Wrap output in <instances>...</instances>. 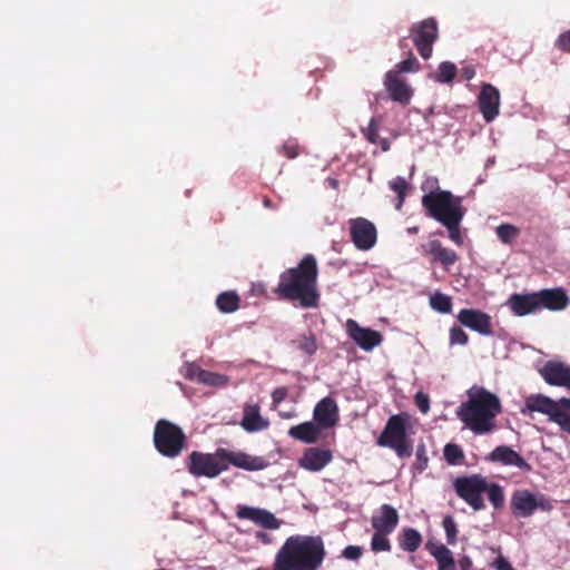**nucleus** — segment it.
I'll list each match as a JSON object with an SVG mask.
<instances>
[{
	"mask_svg": "<svg viewBox=\"0 0 570 570\" xmlns=\"http://www.w3.org/2000/svg\"><path fill=\"white\" fill-rule=\"evenodd\" d=\"M425 549L435 559L438 570H456V563L451 550L442 543L428 541Z\"/></svg>",
	"mask_w": 570,
	"mask_h": 570,
	"instance_id": "26",
	"label": "nucleus"
},
{
	"mask_svg": "<svg viewBox=\"0 0 570 570\" xmlns=\"http://www.w3.org/2000/svg\"><path fill=\"white\" fill-rule=\"evenodd\" d=\"M204 371L205 370L200 368L199 366L189 365L188 368H187V372H186V379L199 383V376L198 375H199L200 372H204Z\"/></svg>",
	"mask_w": 570,
	"mask_h": 570,
	"instance_id": "53",
	"label": "nucleus"
},
{
	"mask_svg": "<svg viewBox=\"0 0 570 570\" xmlns=\"http://www.w3.org/2000/svg\"><path fill=\"white\" fill-rule=\"evenodd\" d=\"M487 479L481 474L459 476L453 482V488L459 498L465 501L473 510L485 508L482 494L485 492Z\"/></svg>",
	"mask_w": 570,
	"mask_h": 570,
	"instance_id": "9",
	"label": "nucleus"
},
{
	"mask_svg": "<svg viewBox=\"0 0 570 570\" xmlns=\"http://www.w3.org/2000/svg\"><path fill=\"white\" fill-rule=\"evenodd\" d=\"M371 523L376 531L392 533L399 523V513L392 505L383 504L380 513L372 517Z\"/></svg>",
	"mask_w": 570,
	"mask_h": 570,
	"instance_id": "24",
	"label": "nucleus"
},
{
	"mask_svg": "<svg viewBox=\"0 0 570 570\" xmlns=\"http://www.w3.org/2000/svg\"><path fill=\"white\" fill-rule=\"evenodd\" d=\"M326 556L321 535L294 534L277 550L272 570H320Z\"/></svg>",
	"mask_w": 570,
	"mask_h": 570,
	"instance_id": "2",
	"label": "nucleus"
},
{
	"mask_svg": "<svg viewBox=\"0 0 570 570\" xmlns=\"http://www.w3.org/2000/svg\"><path fill=\"white\" fill-rule=\"evenodd\" d=\"M458 321L481 335L489 336L493 332L491 316L480 309L463 308L458 314Z\"/></svg>",
	"mask_w": 570,
	"mask_h": 570,
	"instance_id": "13",
	"label": "nucleus"
},
{
	"mask_svg": "<svg viewBox=\"0 0 570 570\" xmlns=\"http://www.w3.org/2000/svg\"><path fill=\"white\" fill-rule=\"evenodd\" d=\"M333 459L332 451L322 448H307L298 459V465L311 472L324 469Z\"/></svg>",
	"mask_w": 570,
	"mask_h": 570,
	"instance_id": "19",
	"label": "nucleus"
},
{
	"mask_svg": "<svg viewBox=\"0 0 570 570\" xmlns=\"http://www.w3.org/2000/svg\"><path fill=\"white\" fill-rule=\"evenodd\" d=\"M415 404L422 413H428L430 410V399L426 394L417 392L415 394Z\"/></svg>",
	"mask_w": 570,
	"mask_h": 570,
	"instance_id": "52",
	"label": "nucleus"
},
{
	"mask_svg": "<svg viewBox=\"0 0 570 570\" xmlns=\"http://www.w3.org/2000/svg\"><path fill=\"white\" fill-rule=\"evenodd\" d=\"M501 412L499 397L490 391L480 387L469 394L456 410L458 417L474 434H488L495 429V417Z\"/></svg>",
	"mask_w": 570,
	"mask_h": 570,
	"instance_id": "4",
	"label": "nucleus"
},
{
	"mask_svg": "<svg viewBox=\"0 0 570 570\" xmlns=\"http://www.w3.org/2000/svg\"><path fill=\"white\" fill-rule=\"evenodd\" d=\"M495 233L503 244H511L520 235V229L512 224H501L497 227Z\"/></svg>",
	"mask_w": 570,
	"mask_h": 570,
	"instance_id": "35",
	"label": "nucleus"
},
{
	"mask_svg": "<svg viewBox=\"0 0 570 570\" xmlns=\"http://www.w3.org/2000/svg\"><path fill=\"white\" fill-rule=\"evenodd\" d=\"M554 46L563 52H570V29L558 37Z\"/></svg>",
	"mask_w": 570,
	"mask_h": 570,
	"instance_id": "48",
	"label": "nucleus"
},
{
	"mask_svg": "<svg viewBox=\"0 0 570 570\" xmlns=\"http://www.w3.org/2000/svg\"><path fill=\"white\" fill-rule=\"evenodd\" d=\"M389 533L376 531L371 539V549L374 552L391 551L390 540L386 538Z\"/></svg>",
	"mask_w": 570,
	"mask_h": 570,
	"instance_id": "39",
	"label": "nucleus"
},
{
	"mask_svg": "<svg viewBox=\"0 0 570 570\" xmlns=\"http://www.w3.org/2000/svg\"><path fill=\"white\" fill-rule=\"evenodd\" d=\"M458 567L460 570H472L473 562L469 556H463L458 561Z\"/></svg>",
	"mask_w": 570,
	"mask_h": 570,
	"instance_id": "55",
	"label": "nucleus"
},
{
	"mask_svg": "<svg viewBox=\"0 0 570 570\" xmlns=\"http://www.w3.org/2000/svg\"><path fill=\"white\" fill-rule=\"evenodd\" d=\"M321 429L322 428L315 421H308L289 428L288 435L295 440L311 444L320 440Z\"/></svg>",
	"mask_w": 570,
	"mask_h": 570,
	"instance_id": "27",
	"label": "nucleus"
},
{
	"mask_svg": "<svg viewBox=\"0 0 570 570\" xmlns=\"http://www.w3.org/2000/svg\"><path fill=\"white\" fill-rule=\"evenodd\" d=\"M281 151L288 159H294L299 155V146L295 140H287L282 145Z\"/></svg>",
	"mask_w": 570,
	"mask_h": 570,
	"instance_id": "46",
	"label": "nucleus"
},
{
	"mask_svg": "<svg viewBox=\"0 0 570 570\" xmlns=\"http://www.w3.org/2000/svg\"><path fill=\"white\" fill-rule=\"evenodd\" d=\"M407 187V181L400 176L390 181V188L397 195L396 209H401L403 206Z\"/></svg>",
	"mask_w": 570,
	"mask_h": 570,
	"instance_id": "38",
	"label": "nucleus"
},
{
	"mask_svg": "<svg viewBox=\"0 0 570 570\" xmlns=\"http://www.w3.org/2000/svg\"><path fill=\"white\" fill-rule=\"evenodd\" d=\"M313 419L322 429L335 426L340 420L336 401L333 397L326 396L317 402L313 411Z\"/></svg>",
	"mask_w": 570,
	"mask_h": 570,
	"instance_id": "18",
	"label": "nucleus"
},
{
	"mask_svg": "<svg viewBox=\"0 0 570 570\" xmlns=\"http://www.w3.org/2000/svg\"><path fill=\"white\" fill-rule=\"evenodd\" d=\"M537 293L539 312L548 309L552 312L563 311L570 304V297L562 287L543 288Z\"/></svg>",
	"mask_w": 570,
	"mask_h": 570,
	"instance_id": "16",
	"label": "nucleus"
},
{
	"mask_svg": "<svg viewBox=\"0 0 570 570\" xmlns=\"http://www.w3.org/2000/svg\"><path fill=\"white\" fill-rule=\"evenodd\" d=\"M456 71V66L453 62L443 61L439 65L434 79L441 83H449L455 78Z\"/></svg>",
	"mask_w": 570,
	"mask_h": 570,
	"instance_id": "31",
	"label": "nucleus"
},
{
	"mask_svg": "<svg viewBox=\"0 0 570 570\" xmlns=\"http://www.w3.org/2000/svg\"><path fill=\"white\" fill-rule=\"evenodd\" d=\"M492 462H500L504 465H513L522 471H530L531 465L514 450L507 445L497 446L488 458Z\"/></svg>",
	"mask_w": 570,
	"mask_h": 570,
	"instance_id": "23",
	"label": "nucleus"
},
{
	"mask_svg": "<svg viewBox=\"0 0 570 570\" xmlns=\"http://www.w3.org/2000/svg\"><path fill=\"white\" fill-rule=\"evenodd\" d=\"M255 538L261 541L264 544H271L272 543V537L263 531H257L255 534Z\"/></svg>",
	"mask_w": 570,
	"mask_h": 570,
	"instance_id": "57",
	"label": "nucleus"
},
{
	"mask_svg": "<svg viewBox=\"0 0 570 570\" xmlns=\"http://www.w3.org/2000/svg\"><path fill=\"white\" fill-rule=\"evenodd\" d=\"M421 203L426 214L441 224L465 214L462 199L449 190L428 193L422 196Z\"/></svg>",
	"mask_w": 570,
	"mask_h": 570,
	"instance_id": "6",
	"label": "nucleus"
},
{
	"mask_svg": "<svg viewBox=\"0 0 570 570\" xmlns=\"http://www.w3.org/2000/svg\"><path fill=\"white\" fill-rule=\"evenodd\" d=\"M508 307L515 316H525L539 313L537 293L512 294L508 302Z\"/></svg>",
	"mask_w": 570,
	"mask_h": 570,
	"instance_id": "20",
	"label": "nucleus"
},
{
	"mask_svg": "<svg viewBox=\"0 0 570 570\" xmlns=\"http://www.w3.org/2000/svg\"><path fill=\"white\" fill-rule=\"evenodd\" d=\"M395 68H396V70H394V71L397 72V75L400 72H415L420 69V62L417 61V59L415 58L413 52L411 50H409L407 58L400 61L395 66Z\"/></svg>",
	"mask_w": 570,
	"mask_h": 570,
	"instance_id": "40",
	"label": "nucleus"
},
{
	"mask_svg": "<svg viewBox=\"0 0 570 570\" xmlns=\"http://www.w3.org/2000/svg\"><path fill=\"white\" fill-rule=\"evenodd\" d=\"M510 509L515 518H530L538 509L549 512L553 509V501L542 493L530 490H515L510 500Z\"/></svg>",
	"mask_w": 570,
	"mask_h": 570,
	"instance_id": "8",
	"label": "nucleus"
},
{
	"mask_svg": "<svg viewBox=\"0 0 570 570\" xmlns=\"http://www.w3.org/2000/svg\"><path fill=\"white\" fill-rule=\"evenodd\" d=\"M448 544H455L458 537V527L455 520L452 515H445L442 521Z\"/></svg>",
	"mask_w": 570,
	"mask_h": 570,
	"instance_id": "42",
	"label": "nucleus"
},
{
	"mask_svg": "<svg viewBox=\"0 0 570 570\" xmlns=\"http://www.w3.org/2000/svg\"><path fill=\"white\" fill-rule=\"evenodd\" d=\"M384 86L393 101L407 106L412 97V89L405 79L401 78L397 72L390 70L385 73Z\"/></svg>",
	"mask_w": 570,
	"mask_h": 570,
	"instance_id": "17",
	"label": "nucleus"
},
{
	"mask_svg": "<svg viewBox=\"0 0 570 570\" xmlns=\"http://www.w3.org/2000/svg\"><path fill=\"white\" fill-rule=\"evenodd\" d=\"M552 422L560 425L563 431L570 434V413H567L560 409L553 417Z\"/></svg>",
	"mask_w": 570,
	"mask_h": 570,
	"instance_id": "47",
	"label": "nucleus"
},
{
	"mask_svg": "<svg viewBox=\"0 0 570 570\" xmlns=\"http://www.w3.org/2000/svg\"><path fill=\"white\" fill-rule=\"evenodd\" d=\"M464 216H460L448 222H444L442 225L449 232V238L456 245L461 246L463 244V236L460 230L461 222Z\"/></svg>",
	"mask_w": 570,
	"mask_h": 570,
	"instance_id": "36",
	"label": "nucleus"
},
{
	"mask_svg": "<svg viewBox=\"0 0 570 570\" xmlns=\"http://www.w3.org/2000/svg\"><path fill=\"white\" fill-rule=\"evenodd\" d=\"M479 110L487 122L493 121L500 109V92L491 83H484L478 96Z\"/></svg>",
	"mask_w": 570,
	"mask_h": 570,
	"instance_id": "15",
	"label": "nucleus"
},
{
	"mask_svg": "<svg viewBox=\"0 0 570 570\" xmlns=\"http://www.w3.org/2000/svg\"><path fill=\"white\" fill-rule=\"evenodd\" d=\"M199 383L208 386H226L229 382V379L226 375L204 371L199 373Z\"/></svg>",
	"mask_w": 570,
	"mask_h": 570,
	"instance_id": "32",
	"label": "nucleus"
},
{
	"mask_svg": "<svg viewBox=\"0 0 570 570\" xmlns=\"http://www.w3.org/2000/svg\"><path fill=\"white\" fill-rule=\"evenodd\" d=\"M236 518L249 520L256 525L268 530H275L281 527L279 520L272 512L256 507L238 504L236 507Z\"/></svg>",
	"mask_w": 570,
	"mask_h": 570,
	"instance_id": "12",
	"label": "nucleus"
},
{
	"mask_svg": "<svg viewBox=\"0 0 570 570\" xmlns=\"http://www.w3.org/2000/svg\"><path fill=\"white\" fill-rule=\"evenodd\" d=\"M297 348L306 355H313L317 351V342L315 335L309 333L301 336L297 343Z\"/></svg>",
	"mask_w": 570,
	"mask_h": 570,
	"instance_id": "41",
	"label": "nucleus"
},
{
	"mask_svg": "<svg viewBox=\"0 0 570 570\" xmlns=\"http://www.w3.org/2000/svg\"><path fill=\"white\" fill-rule=\"evenodd\" d=\"M484 493L488 494L489 501L492 503L494 509H501L504 505V493L501 485L498 483H488Z\"/></svg>",
	"mask_w": 570,
	"mask_h": 570,
	"instance_id": "33",
	"label": "nucleus"
},
{
	"mask_svg": "<svg viewBox=\"0 0 570 570\" xmlns=\"http://www.w3.org/2000/svg\"><path fill=\"white\" fill-rule=\"evenodd\" d=\"M443 455L445 461L450 465L462 464L464 461V453L462 449L454 443H448L443 449Z\"/></svg>",
	"mask_w": 570,
	"mask_h": 570,
	"instance_id": "34",
	"label": "nucleus"
},
{
	"mask_svg": "<svg viewBox=\"0 0 570 570\" xmlns=\"http://www.w3.org/2000/svg\"><path fill=\"white\" fill-rule=\"evenodd\" d=\"M429 465V458L426 454V448L423 443L416 446L415 462L413 464L417 472H423Z\"/></svg>",
	"mask_w": 570,
	"mask_h": 570,
	"instance_id": "43",
	"label": "nucleus"
},
{
	"mask_svg": "<svg viewBox=\"0 0 570 570\" xmlns=\"http://www.w3.org/2000/svg\"><path fill=\"white\" fill-rule=\"evenodd\" d=\"M185 443L186 435L178 425L165 419L157 421L154 431V444L160 454L176 458L181 453Z\"/></svg>",
	"mask_w": 570,
	"mask_h": 570,
	"instance_id": "7",
	"label": "nucleus"
},
{
	"mask_svg": "<svg viewBox=\"0 0 570 570\" xmlns=\"http://www.w3.org/2000/svg\"><path fill=\"white\" fill-rule=\"evenodd\" d=\"M469 342L468 334L459 326H453L450 330V344L466 345Z\"/></svg>",
	"mask_w": 570,
	"mask_h": 570,
	"instance_id": "45",
	"label": "nucleus"
},
{
	"mask_svg": "<svg viewBox=\"0 0 570 570\" xmlns=\"http://www.w3.org/2000/svg\"><path fill=\"white\" fill-rule=\"evenodd\" d=\"M380 126L375 118H372L367 125L366 128L362 129V134L365 137V139L371 144H377L380 136Z\"/></svg>",
	"mask_w": 570,
	"mask_h": 570,
	"instance_id": "44",
	"label": "nucleus"
},
{
	"mask_svg": "<svg viewBox=\"0 0 570 570\" xmlns=\"http://www.w3.org/2000/svg\"><path fill=\"white\" fill-rule=\"evenodd\" d=\"M351 240L360 250H368L376 244L377 230L366 218L357 217L348 220Z\"/></svg>",
	"mask_w": 570,
	"mask_h": 570,
	"instance_id": "11",
	"label": "nucleus"
},
{
	"mask_svg": "<svg viewBox=\"0 0 570 570\" xmlns=\"http://www.w3.org/2000/svg\"><path fill=\"white\" fill-rule=\"evenodd\" d=\"M377 144H380L383 151H389L391 148V142L386 138H380Z\"/></svg>",
	"mask_w": 570,
	"mask_h": 570,
	"instance_id": "58",
	"label": "nucleus"
},
{
	"mask_svg": "<svg viewBox=\"0 0 570 570\" xmlns=\"http://www.w3.org/2000/svg\"><path fill=\"white\" fill-rule=\"evenodd\" d=\"M288 394V390L285 386H278L272 392L273 407L276 409L281 402H283Z\"/></svg>",
	"mask_w": 570,
	"mask_h": 570,
	"instance_id": "49",
	"label": "nucleus"
},
{
	"mask_svg": "<svg viewBox=\"0 0 570 570\" xmlns=\"http://www.w3.org/2000/svg\"><path fill=\"white\" fill-rule=\"evenodd\" d=\"M421 189L428 193H436V190H441L439 188V179L433 176H429L424 179L421 185Z\"/></svg>",
	"mask_w": 570,
	"mask_h": 570,
	"instance_id": "51",
	"label": "nucleus"
},
{
	"mask_svg": "<svg viewBox=\"0 0 570 570\" xmlns=\"http://www.w3.org/2000/svg\"><path fill=\"white\" fill-rule=\"evenodd\" d=\"M410 35L420 56L428 60L433 52V45L439 38V26L434 18H426L410 27Z\"/></svg>",
	"mask_w": 570,
	"mask_h": 570,
	"instance_id": "10",
	"label": "nucleus"
},
{
	"mask_svg": "<svg viewBox=\"0 0 570 570\" xmlns=\"http://www.w3.org/2000/svg\"><path fill=\"white\" fill-rule=\"evenodd\" d=\"M279 414L284 419H291L293 416V413H289V412H285V413L281 412Z\"/></svg>",
	"mask_w": 570,
	"mask_h": 570,
	"instance_id": "62",
	"label": "nucleus"
},
{
	"mask_svg": "<svg viewBox=\"0 0 570 570\" xmlns=\"http://www.w3.org/2000/svg\"><path fill=\"white\" fill-rule=\"evenodd\" d=\"M330 183L333 187H337V180L336 179H330Z\"/></svg>",
	"mask_w": 570,
	"mask_h": 570,
	"instance_id": "63",
	"label": "nucleus"
},
{
	"mask_svg": "<svg viewBox=\"0 0 570 570\" xmlns=\"http://www.w3.org/2000/svg\"><path fill=\"white\" fill-rule=\"evenodd\" d=\"M263 205L266 208H269V209H274L275 208V206L273 205L272 200L268 197H264Z\"/></svg>",
	"mask_w": 570,
	"mask_h": 570,
	"instance_id": "60",
	"label": "nucleus"
},
{
	"mask_svg": "<svg viewBox=\"0 0 570 570\" xmlns=\"http://www.w3.org/2000/svg\"><path fill=\"white\" fill-rule=\"evenodd\" d=\"M258 404H245L240 425L247 432H257L268 428L269 423L261 415Z\"/></svg>",
	"mask_w": 570,
	"mask_h": 570,
	"instance_id": "25",
	"label": "nucleus"
},
{
	"mask_svg": "<svg viewBox=\"0 0 570 570\" xmlns=\"http://www.w3.org/2000/svg\"><path fill=\"white\" fill-rule=\"evenodd\" d=\"M407 420L402 414L391 415L376 440L382 448L392 449L399 458H410L413 453V441L407 436Z\"/></svg>",
	"mask_w": 570,
	"mask_h": 570,
	"instance_id": "5",
	"label": "nucleus"
},
{
	"mask_svg": "<svg viewBox=\"0 0 570 570\" xmlns=\"http://www.w3.org/2000/svg\"><path fill=\"white\" fill-rule=\"evenodd\" d=\"M422 250L431 256L432 262L440 263L445 271H449L450 266L459 259L458 254L453 249L444 247L438 239H432L422 245Z\"/></svg>",
	"mask_w": 570,
	"mask_h": 570,
	"instance_id": "21",
	"label": "nucleus"
},
{
	"mask_svg": "<svg viewBox=\"0 0 570 570\" xmlns=\"http://www.w3.org/2000/svg\"><path fill=\"white\" fill-rule=\"evenodd\" d=\"M421 543L422 535L413 528H404L399 534V546L403 551L415 552Z\"/></svg>",
	"mask_w": 570,
	"mask_h": 570,
	"instance_id": "29",
	"label": "nucleus"
},
{
	"mask_svg": "<svg viewBox=\"0 0 570 570\" xmlns=\"http://www.w3.org/2000/svg\"><path fill=\"white\" fill-rule=\"evenodd\" d=\"M430 304L434 311L440 313L446 314L452 311L451 297L442 293H435L432 295L430 298Z\"/></svg>",
	"mask_w": 570,
	"mask_h": 570,
	"instance_id": "37",
	"label": "nucleus"
},
{
	"mask_svg": "<svg viewBox=\"0 0 570 570\" xmlns=\"http://www.w3.org/2000/svg\"><path fill=\"white\" fill-rule=\"evenodd\" d=\"M527 406L531 411L541 412L543 414H548L550 420L552 421L558 411L560 410L559 403L549 399L548 396L537 395L531 396L527 401Z\"/></svg>",
	"mask_w": 570,
	"mask_h": 570,
	"instance_id": "28",
	"label": "nucleus"
},
{
	"mask_svg": "<svg viewBox=\"0 0 570 570\" xmlns=\"http://www.w3.org/2000/svg\"><path fill=\"white\" fill-rule=\"evenodd\" d=\"M556 402L559 403L560 409H561V406L564 409H570V399L561 397L559 401H556Z\"/></svg>",
	"mask_w": 570,
	"mask_h": 570,
	"instance_id": "59",
	"label": "nucleus"
},
{
	"mask_svg": "<svg viewBox=\"0 0 570 570\" xmlns=\"http://www.w3.org/2000/svg\"><path fill=\"white\" fill-rule=\"evenodd\" d=\"M461 76L464 80H471L475 76V70L473 67H463L461 69Z\"/></svg>",
	"mask_w": 570,
	"mask_h": 570,
	"instance_id": "56",
	"label": "nucleus"
},
{
	"mask_svg": "<svg viewBox=\"0 0 570 570\" xmlns=\"http://www.w3.org/2000/svg\"><path fill=\"white\" fill-rule=\"evenodd\" d=\"M549 385L563 386L570 390V367L559 362H547L540 371Z\"/></svg>",
	"mask_w": 570,
	"mask_h": 570,
	"instance_id": "22",
	"label": "nucleus"
},
{
	"mask_svg": "<svg viewBox=\"0 0 570 570\" xmlns=\"http://www.w3.org/2000/svg\"><path fill=\"white\" fill-rule=\"evenodd\" d=\"M494 567H495L497 570H515L510 564V562L505 558H503L502 556L497 558V560L494 561Z\"/></svg>",
	"mask_w": 570,
	"mask_h": 570,
	"instance_id": "54",
	"label": "nucleus"
},
{
	"mask_svg": "<svg viewBox=\"0 0 570 570\" xmlns=\"http://www.w3.org/2000/svg\"><path fill=\"white\" fill-rule=\"evenodd\" d=\"M399 47H400L401 49H405V48H407V39H406V38H402V39H400V41H399Z\"/></svg>",
	"mask_w": 570,
	"mask_h": 570,
	"instance_id": "61",
	"label": "nucleus"
},
{
	"mask_svg": "<svg viewBox=\"0 0 570 570\" xmlns=\"http://www.w3.org/2000/svg\"><path fill=\"white\" fill-rule=\"evenodd\" d=\"M263 456L250 455L242 451H229L218 448L214 453L193 451L186 462L188 472L196 476L216 478L228 470L229 465L246 470L259 471L268 466Z\"/></svg>",
	"mask_w": 570,
	"mask_h": 570,
	"instance_id": "3",
	"label": "nucleus"
},
{
	"mask_svg": "<svg viewBox=\"0 0 570 570\" xmlns=\"http://www.w3.org/2000/svg\"><path fill=\"white\" fill-rule=\"evenodd\" d=\"M240 298L235 291H226L216 297V307L219 312L229 314L239 308Z\"/></svg>",
	"mask_w": 570,
	"mask_h": 570,
	"instance_id": "30",
	"label": "nucleus"
},
{
	"mask_svg": "<svg viewBox=\"0 0 570 570\" xmlns=\"http://www.w3.org/2000/svg\"><path fill=\"white\" fill-rule=\"evenodd\" d=\"M363 549L358 546H347L343 551L342 556L347 560H357L361 558Z\"/></svg>",
	"mask_w": 570,
	"mask_h": 570,
	"instance_id": "50",
	"label": "nucleus"
},
{
	"mask_svg": "<svg viewBox=\"0 0 570 570\" xmlns=\"http://www.w3.org/2000/svg\"><path fill=\"white\" fill-rule=\"evenodd\" d=\"M273 292L279 299L297 303L302 308L318 307L321 293L315 256L306 254L295 267L282 272Z\"/></svg>",
	"mask_w": 570,
	"mask_h": 570,
	"instance_id": "1",
	"label": "nucleus"
},
{
	"mask_svg": "<svg viewBox=\"0 0 570 570\" xmlns=\"http://www.w3.org/2000/svg\"><path fill=\"white\" fill-rule=\"evenodd\" d=\"M346 331L348 336L364 351H371L382 343L383 336L380 332L362 327L354 320H347Z\"/></svg>",
	"mask_w": 570,
	"mask_h": 570,
	"instance_id": "14",
	"label": "nucleus"
}]
</instances>
